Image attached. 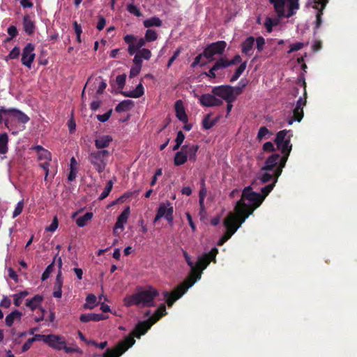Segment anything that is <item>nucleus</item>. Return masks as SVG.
I'll return each instance as SVG.
<instances>
[{
	"mask_svg": "<svg viewBox=\"0 0 357 357\" xmlns=\"http://www.w3.org/2000/svg\"><path fill=\"white\" fill-rule=\"evenodd\" d=\"M292 136V131L291 130H282L276 134L275 143L277 149L281 151L282 155L281 156L279 153H273L270 155L266 160L261 170L266 172L273 171L274 167H279L283 169L292 150V144L291 143Z\"/></svg>",
	"mask_w": 357,
	"mask_h": 357,
	"instance_id": "nucleus-1",
	"label": "nucleus"
},
{
	"mask_svg": "<svg viewBox=\"0 0 357 357\" xmlns=\"http://www.w3.org/2000/svg\"><path fill=\"white\" fill-rule=\"evenodd\" d=\"M275 179L270 183L261 188V194L254 192L251 186L245 187L241 193V197L238 201L250 213L253 212L260 206L265 197L273 190L278 178L282 172V169L275 167Z\"/></svg>",
	"mask_w": 357,
	"mask_h": 357,
	"instance_id": "nucleus-2",
	"label": "nucleus"
},
{
	"mask_svg": "<svg viewBox=\"0 0 357 357\" xmlns=\"http://www.w3.org/2000/svg\"><path fill=\"white\" fill-rule=\"evenodd\" d=\"M153 324L150 318L146 321H139L135 326L133 331L129 335L126 336L124 340L120 341L114 348L107 349L103 354V357L121 356L135 343V337L140 338L142 335L146 334Z\"/></svg>",
	"mask_w": 357,
	"mask_h": 357,
	"instance_id": "nucleus-3",
	"label": "nucleus"
},
{
	"mask_svg": "<svg viewBox=\"0 0 357 357\" xmlns=\"http://www.w3.org/2000/svg\"><path fill=\"white\" fill-rule=\"evenodd\" d=\"M159 295L157 289L149 287L146 289L139 287L137 291L131 295H127L123 298L124 305L127 307L136 305L141 307L155 306V298Z\"/></svg>",
	"mask_w": 357,
	"mask_h": 357,
	"instance_id": "nucleus-4",
	"label": "nucleus"
},
{
	"mask_svg": "<svg viewBox=\"0 0 357 357\" xmlns=\"http://www.w3.org/2000/svg\"><path fill=\"white\" fill-rule=\"evenodd\" d=\"M234 210V213H230L224 220V225L227 229L226 234L229 236V237H231L245 220L252 214L238 202H236Z\"/></svg>",
	"mask_w": 357,
	"mask_h": 357,
	"instance_id": "nucleus-5",
	"label": "nucleus"
},
{
	"mask_svg": "<svg viewBox=\"0 0 357 357\" xmlns=\"http://www.w3.org/2000/svg\"><path fill=\"white\" fill-rule=\"evenodd\" d=\"M109 155V152L107 150H98L91 152L88 160L98 173H102L105 169Z\"/></svg>",
	"mask_w": 357,
	"mask_h": 357,
	"instance_id": "nucleus-6",
	"label": "nucleus"
},
{
	"mask_svg": "<svg viewBox=\"0 0 357 357\" xmlns=\"http://www.w3.org/2000/svg\"><path fill=\"white\" fill-rule=\"evenodd\" d=\"M226 47L227 43L225 40H218L210 43L206 46L203 51L204 57L207 59L209 62L212 61L214 60L215 55L223 54Z\"/></svg>",
	"mask_w": 357,
	"mask_h": 357,
	"instance_id": "nucleus-7",
	"label": "nucleus"
},
{
	"mask_svg": "<svg viewBox=\"0 0 357 357\" xmlns=\"http://www.w3.org/2000/svg\"><path fill=\"white\" fill-rule=\"evenodd\" d=\"M50 347L56 350H64L66 353H73L76 349L66 346V342L64 337L57 335H48L47 342L46 343Z\"/></svg>",
	"mask_w": 357,
	"mask_h": 357,
	"instance_id": "nucleus-8",
	"label": "nucleus"
},
{
	"mask_svg": "<svg viewBox=\"0 0 357 357\" xmlns=\"http://www.w3.org/2000/svg\"><path fill=\"white\" fill-rule=\"evenodd\" d=\"M124 42L128 45V52L130 55H133L144 47L147 42L145 38H138L137 36L128 34L123 38Z\"/></svg>",
	"mask_w": 357,
	"mask_h": 357,
	"instance_id": "nucleus-9",
	"label": "nucleus"
},
{
	"mask_svg": "<svg viewBox=\"0 0 357 357\" xmlns=\"http://www.w3.org/2000/svg\"><path fill=\"white\" fill-rule=\"evenodd\" d=\"M233 86L230 85H222L218 86H215L212 89V93L215 96L221 98L225 101L236 99V96L234 94H232Z\"/></svg>",
	"mask_w": 357,
	"mask_h": 357,
	"instance_id": "nucleus-10",
	"label": "nucleus"
},
{
	"mask_svg": "<svg viewBox=\"0 0 357 357\" xmlns=\"http://www.w3.org/2000/svg\"><path fill=\"white\" fill-rule=\"evenodd\" d=\"M35 49L34 45L29 43H27L26 45L22 50V63L24 66L30 68L31 67V64L34 61L36 54L33 52Z\"/></svg>",
	"mask_w": 357,
	"mask_h": 357,
	"instance_id": "nucleus-11",
	"label": "nucleus"
},
{
	"mask_svg": "<svg viewBox=\"0 0 357 357\" xmlns=\"http://www.w3.org/2000/svg\"><path fill=\"white\" fill-rule=\"evenodd\" d=\"M187 291L181 284H179L171 293L165 291L164 297L166 299L167 305L169 307L172 306L174 303L180 298Z\"/></svg>",
	"mask_w": 357,
	"mask_h": 357,
	"instance_id": "nucleus-12",
	"label": "nucleus"
},
{
	"mask_svg": "<svg viewBox=\"0 0 357 357\" xmlns=\"http://www.w3.org/2000/svg\"><path fill=\"white\" fill-rule=\"evenodd\" d=\"M313 0H308L307 1V6H311L314 9L317 10V14H316V21H315V26H314V33H316L317 30L321 26L322 24V15L324 14V10L325 9L327 3L321 2L319 3H316L317 5L314 6V3H312Z\"/></svg>",
	"mask_w": 357,
	"mask_h": 357,
	"instance_id": "nucleus-13",
	"label": "nucleus"
},
{
	"mask_svg": "<svg viewBox=\"0 0 357 357\" xmlns=\"http://www.w3.org/2000/svg\"><path fill=\"white\" fill-rule=\"evenodd\" d=\"M213 93H204L199 98V102L204 107L220 106L223 102L221 99L217 98Z\"/></svg>",
	"mask_w": 357,
	"mask_h": 357,
	"instance_id": "nucleus-14",
	"label": "nucleus"
},
{
	"mask_svg": "<svg viewBox=\"0 0 357 357\" xmlns=\"http://www.w3.org/2000/svg\"><path fill=\"white\" fill-rule=\"evenodd\" d=\"M190 269L191 271L188 278L180 284L187 290L191 287L196 281L199 280L202 275V271L195 265L193 266V268H190Z\"/></svg>",
	"mask_w": 357,
	"mask_h": 357,
	"instance_id": "nucleus-15",
	"label": "nucleus"
},
{
	"mask_svg": "<svg viewBox=\"0 0 357 357\" xmlns=\"http://www.w3.org/2000/svg\"><path fill=\"white\" fill-rule=\"evenodd\" d=\"M173 207L171 206L169 202H167V204L161 203L157 211V213L162 218H165L169 223H172L173 222Z\"/></svg>",
	"mask_w": 357,
	"mask_h": 357,
	"instance_id": "nucleus-16",
	"label": "nucleus"
},
{
	"mask_svg": "<svg viewBox=\"0 0 357 357\" xmlns=\"http://www.w3.org/2000/svg\"><path fill=\"white\" fill-rule=\"evenodd\" d=\"M181 149L190 161L195 162L197 160V153L199 149V145L187 144L182 146Z\"/></svg>",
	"mask_w": 357,
	"mask_h": 357,
	"instance_id": "nucleus-17",
	"label": "nucleus"
},
{
	"mask_svg": "<svg viewBox=\"0 0 357 357\" xmlns=\"http://www.w3.org/2000/svg\"><path fill=\"white\" fill-rule=\"evenodd\" d=\"M255 39L253 36L248 37L241 43V52L243 54L250 56L252 54V49L254 47Z\"/></svg>",
	"mask_w": 357,
	"mask_h": 357,
	"instance_id": "nucleus-18",
	"label": "nucleus"
},
{
	"mask_svg": "<svg viewBox=\"0 0 357 357\" xmlns=\"http://www.w3.org/2000/svg\"><path fill=\"white\" fill-rule=\"evenodd\" d=\"M9 116L23 124L28 123L30 120L29 117L26 114L15 108H9Z\"/></svg>",
	"mask_w": 357,
	"mask_h": 357,
	"instance_id": "nucleus-19",
	"label": "nucleus"
},
{
	"mask_svg": "<svg viewBox=\"0 0 357 357\" xmlns=\"http://www.w3.org/2000/svg\"><path fill=\"white\" fill-rule=\"evenodd\" d=\"M176 116L179 121L186 123L188 121V115L185 113V110L183 102L181 100H177L175 103Z\"/></svg>",
	"mask_w": 357,
	"mask_h": 357,
	"instance_id": "nucleus-20",
	"label": "nucleus"
},
{
	"mask_svg": "<svg viewBox=\"0 0 357 357\" xmlns=\"http://www.w3.org/2000/svg\"><path fill=\"white\" fill-rule=\"evenodd\" d=\"M130 207H126L121 213L118 216L117 220L114 225V229H123L124 224H126L128 221L129 215H130Z\"/></svg>",
	"mask_w": 357,
	"mask_h": 357,
	"instance_id": "nucleus-21",
	"label": "nucleus"
},
{
	"mask_svg": "<svg viewBox=\"0 0 357 357\" xmlns=\"http://www.w3.org/2000/svg\"><path fill=\"white\" fill-rule=\"evenodd\" d=\"M105 319L106 317L102 314L96 313L82 314L79 317V321L82 323H87L91 321H99Z\"/></svg>",
	"mask_w": 357,
	"mask_h": 357,
	"instance_id": "nucleus-22",
	"label": "nucleus"
},
{
	"mask_svg": "<svg viewBox=\"0 0 357 357\" xmlns=\"http://www.w3.org/2000/svg\"><path fill=\"white\" fill-rule=\"evenodd\" d=\"M269 2L273 5L274 10L278 14V17H285L284 6L287 0H268Z\"/></svg>",
	"mask_w": 357,
	"mask_h": 357,
	"instance_id": "nucleus-23",
	"label": "nucleus"
},
{
	"mask_svg": "<svg viewBox=\"0 0 357 357\" xmlns=\"http://www.w3.org/2000/svg\"><path fill=\"white\" fill-rule=\"evenodd\" d=\"M113 141V138L110 135H102L95 140V146L98 149H103L109 146Z\"/></svg>",
	"mask_w": 357,
	"mask_h": 357,
	"instance_id": "nucleus-24",
	"label": "nucleus"
},
{
	"mask_svg": "<svg viewBox=\"0 0 357 357\" xmlns=\"http://www.w3.org/2000/svg\"><path fill=\"white\" fill-rule=\"evenodd\" d=\"M121 93L125 97L137 98L144 95V89L142 83H139L134 90L129 92L121 91Z\"/></svg>",
	"mask_w": 357,
	"mask_h": 357,
	"instance_id": "nucleus-25",
	"label": "nucleus"
},
{
	"mask_svg": "<svg viewBox=\"0 0 357 357\" xmlns=\"http://www.w3.org/2000/svg\"><path fill=\"white\" fill-rule=\"evenodd\" d=\"M43 301V296L39 294L34 296L31 299L26 300V306L32 311L37 309Z\"/></svg>",
	"mask_w": 357,
	"mask_h": 357,
	"instance_id": "nucleus-26",
	"label": "nucleus"
},
{
	"mask_svg": "<svg viewBox=\"0 0 357 357\" xmlns=\"http://www.w3.org/2000/svg\"><path fill=\"white\" fill-rule=\"evenodd\" d=\"M23 26L24 31L28 35H32L35 29V24L29 15H26L24 16Z\"/></svg>",
	"mask_w": 357,
	"mask_h": 357,
	"instance_id": "nucleus-27",
	"label": "nucleus"
},
{
	"mask_svg": "<svg viewBox=\"0 0 357 357\" xmlns=\"http://www.w3.org/2000/svg\"><path fill=\"white\" fill-rule=\"evenodd\" d=\"M22 316V313L15 310L11 313L8 314L6 317L5 321L6 326L10 327L15 321H20Z\"/></svg>",
	"mask_w": 357,
	"mask_h": 357,
	"instance_id": "nucleus-28",
	"label": "nucleus"
},
{
	"mask_svg": "<svg viewBox=\"0 0 357 357\" xmlns=\"http://www.w3.org/2000/svg\"><path fill=\"white\" fill-rule=\"evenodd\" d=\"M166 306L165 304H161L156 310L154 314L149 318L152 321V324H155L159 319L166 315Z\"/></svg>",
	"mask_w": 357,
	"mask_h": 357,
	"instance_id": "nucleus-29",
	"label": "nucleus"
},
{
	"mask_svg": "<svg viewBox=\"0 0 357 357\" xmlns=\"http://www.w3.org/2000/svg\"><path fill=\"white\" fill-rule=\"evenodd\" d=\"M134 105V102L131 100H124L119 102L116 108L115 111L116 112H127L131 109V107Z\"/></svg>",
	"mask_w": 357,
	"mask_h": 357,
	"instance_id": "nucleus-30",
	"label": "nucleus"
},
{
	"mask_svg": "<svg viewBox=\"0 0 357 357\" xmlns=\"http://www.w3.org/2000/svg\"><path fill=\"white\" fill-rule=\"evenodd\" d=\"M303 117V108L296 107L293 110V116H290L287 120L288 124L291 125L294 121H296L300 122Z\"/></svg>",
	"mask_w": 357,
	"mask_h": 357,
	"instance_id": "nucleus-31",
	"label": "nucleus"
},
{
	"mask_svg": "<svg viewBox=\"0 0 357 357\" xmlns=\"http://www.w3.org/2000/svg\"><path fill=\"white\" fill-rule=\"evenodd\" d=\"M188 160L187 155L184 153V151L181 149V151L176 152L175 153L174 158V163L176 166H181L185 164Z\"/></svg>",
	"mask_w": 357,
	"mask_h": 357,
	"instance_id": "nucleus-32",
	"label": "nucleus"
},
{
	"mask_svg": "<svg viewBox=\"0 0 357 357\" xmlns=\"http://www.w3.org/2000/svg\"><path fill=\"white\" fill-rule=\"evenodd\" d=\"M56 286L58 290L53 291V296L55 298H61L62 296V286H63V278L61 270L59 271L56 275Z\"/></svg>",
	"mask_w": 357,
	"mask_h": 357,
	"instance_id": "nucleus-33",
	"label": "nucleus"
},
{
	"mask_svg": "<svg viewBox=\"0 0 357 357\" xmlns=\"http://www.w3.org/2000/svg\"><path fill=\"white\" fill-rule=\"evenodd\" d=\"M8 136L4 132L0 135V154L3 155L8 152Z\"/></svg>",
	"mask_w": 357,
	"mask_h": 357,
	"instance_id": "nucleus-34",
	"label": "nucleus"
},
{
	"mask_svg": "<svg viewBox=\"0 0 357 357\" xmlns=\"http://www.w3.org/2000/svg\"><path fill=\"white\" fill-rule=\"evenodd\" d=\"M162 20L158 17H152L143 22V24L146 28H150L151 26L159 27L162 26Z\"/></svg>",
	"mask_w": 357,
	"mask_h": 357,
	"instance_id": "nucleus-35",
	"label": "nucleus"
},
{
	"mask_svg": "<svg viewBox=\"0 0 357 357\" xmlns=\"http://www.w3.org/2000/svg\"><path fill=\"white\" fill-rule=\"evenodd\" d=\"M93 213L86 212L84 215L80 216L76 220V224L79 227L86 226L89 220L93 218Z\"/></svg>",
	"mask_w": 357,
	"mask_h": 357,
	"instance_id": "nucleus-36",
	"label": "nucleus"
},
{
	"mask_svg": "<svg viewBox=\"0 0 357 357\" xmlns=\"http://www.w3.org/2000/svg\"><path fill=\"white\" fill-rule=\"evenodd\" d=\"M29 294L26 290L22 291L17 294H13L14 305L16 307H20L22 303L23 299Z\"/></svg>",
	"mask_w": 357,
	"mask_h": 357,
	"instance_id": "nucleus-37",
	"label": "nucleus"
},
{
	"mask_svg": "<svg viewBox=\"0 0 357 357\" xmlns=\"http://www.w3.org/2000/svg\"><path fill=\"white\" fill-rule=\"evenodd\" d=\"M213 70L217 71L229 67L228 59L226 57L219 58L213 64Z\"/></svg>",
	"mask_w": 357,
	"mask_h": 357,
	"instance_id": "nucleus-38",
	"label": "nucleus"
},
{
	"mask_svg": "<svg viewBox=\"0 0 357 357\" xmlns=\"http://www.w3.org/2000/svg\"><path fill=\"white\" fill-rule=\"evenodd\" d=\"M97 304V298L93 294H89L86 298V303L84 305L85 309L92 310Z\"/></svg>",
	"mask_w": 357,
	"mask_h": 357,
	"instance_id": "nucleus-39",
	"label": "nucleus"
},
{
	"mask_svg": "<svg viewBox=\"0 0 357 357\" xmlns=\"http://www.w3.org/2000/svg\"><path fill=\"white\" fill-rule=\"evenodd\" d=\"M247 66V62L244 61L243 63H241V65L236 68L234 74L232 75V77L230 79V82H233L238 79V77L242 75V73L244 72Z\"/></svg>",
	"mask_w": 357,
	"mask_h": 357,
	"instance_id": "nucleus-40",
	"label": "nucleus"
},
{
	"mask_svg": "<svg viewBox=\"0 0 357 357\" xmlns=\"http://www.w3.org/2000/svg\"><path fill=\"white\" fill-rule=\"evenodd\" d=\"M211 114L205 116L202 121V126L204 129L208 130L211 128L217 122L218 119L210 120Z\"/></svg>",
	"mask_w": 357,
	"mask_h": 357,
	"instance_id": "nucleus-41",
	"label": "nucleus"
},
{
	"mask_svg": "<svg viewBox=\"0 0 357 357\" xmlns=\"http://www.w3.org/2000/svg\"><path fill=\"white\" fill-rule=\"evenodd\" d=\"M209 264L208 259L202 256L198 258L197 261L195 265L202 272L203 270L206 268Z\"/></svg>",
	"mask_w": 357,
	"mask_h": 357,
	"instance_id": "nucleus-42",
	"label": "nucleus"
},
{
	"mask_svg": "<svg viewBox=\"0 0 357 357\" xmlns=\"http://www.w3.org/2000/svg\"><path fill=\"white\" fill-rule=\"evenodd\" d=\"M112 188H113V182L111 180H109L107 183V185H106L105 188H104L102 192L100 194V195L99 197V199L102 200V199H105L109 195Z\"/></svg>",
	"mask_w": 357,
	"mask_h": 357,
	"instance_id": "nucleus-43",
	"label": "nucleus"
},
{
	"mask_svg": "<svg viewBox=\"0 0 357 357\" xmlns=\"http://www.w3.org/2000/svg\"><path fill=\"white\" fill-rule=\"evenodd\" d=\"M158 33L155 30L149 29L145 33L144 38L147 42H153L157 40Z\"/></svg>",
	"mask_w": 357,
	"mask_h": 357,
	"instance_id": "nucleus-44",
	"label": "nucleus"
},
{
	"mask_svg": "<svg viewBox=\"0 0 357 357\" xmlns=\"http://www.w3.org/2000/svg\"><path fill=\"white\" fill-rule=\"evenodd\" d=\"M276 25H278L277 20L272 19L271 17H266L265 22H264V26L266 28V30L268 33L272 32L273 27Z\"/></svg>",
	"mask_w": 357,
	"mask_h": 357,
	"instance_id": "nucleus-45",
	"label": "nucleus"
},
{
	"mask_svg": "<svg viewBox=\"0 0 357 357\" xmlns=\"http://www.w3.org/2000/svg\"><path fill=\"white\" fill-rule=\"evenodd\" d=\"M218 253V250L216 248H213L209 252L203 255L206 259H208L209 263L213 261L216 262V255Z\"/></svg>",
	"mask_w": 357,
	"mask_h": 357,
	"instance_id": "nucleus-46",
	"label": "nucleus"
},
{
	"mask_svg": "<svg viewBox=\"0 0 357 357\" xmlns=\"http://www.w3.org/2000/svg\"><path fill=\"white\" fill-rule=\"evenodd\" d=\"M275 168H273V174H271L268 172H265L262 174L260 176V181L262 183H266L269 182L270 181L273 180V181L275 179Z\"/></svg>",
	"mask_w": 357,
	"mask_h": 357,
	"instance_id": "nucleus-47",
	"label": "nucleus"
},
{
	"mask_svg": "<svg viewBox=\"0 0 357 357\" xmlns=\"http://www.w3.org/2000/svg\"><path fill=\"white\" fill-rule=\"evenodd\" d=\"M24 200L22 199L17 204V206L15 208V210L13 213V218H17L18 215H20L22 213L23 208H24Z\"/></svg>",
	"mask_w": 357,
	"mask_h": 357,
	"instance_id": "nucleus-48",
	"label": "nucleus"
},
{
	"mask_svg": "<svg viewBox=\"0 0 357 357\" xmlns=\"http://www.w3.org/2000/svg\"><path fill=\"white\" fill-rule=\"evenodd\" d=\"M54 268V262H52V264H50V265H48L47 266L45 271L43 273L42 276H41V280L43 281H45L47 278H49L50 275L53 271Z\"/></svg>",
	"mask_w": 357,
	"mask_h": 357,
	"instance_id": "nucleus-49",
	"label": "nucleus"
},
{
	"mask_svg": "<svg viewBox=\"0 0 357 357\" xmlns=\"http://www.w3.org/2000/svg\"><path fill=\"white\" fill-rule=\"evenodd\" d=\"M38 160H46L48 162L52 160V155L51 153L47 149H44L42 152H39Z\"/></svg>",
	"mask_w": 357,
	"mask_h": 357,
	"instance_id": "nucleus-50",
	"label": "nucleus"
},
{
	"mask_svg": "<svg viewBox=\"0 0 357 357\" xmlns=\"http://www.w3.org/2000/svg\"><path fill=\"white\" fill-rule=\"evenodd\" d=\"M204 57V52L199 54H198L194 59L193 62L191 63L192 68H195L197 66L200 65L201 66H204L206 64V62L201 63V60L202 57Z\"/></svg>",
	"mask_w": 357,
	"mask_h": 357,
	"instance_id": "nucleus-51",
	"label": "nucleus"
},
{
	"mask_svg": "<svg viewBox=\"0 0 357 357\" xmlns=\"http://www.w3.org/2000/svg\"><path fill=\"white\" fill-rule=\"evenodd\" d=\"M126 74L119 75L116 77V82L119 89H122L124 87L125 83H126Z\"/></svg>",
	"mask_w": 357,
	"mask_h": 357,
	"instance_id": "nucleus-52",
	"label": "nucleus"
},
{
	"mask_svg": "<svg viewBox=\"0 0 357 357\" xmlns=\"http://www.w3.org/2000/svg\"><path fill=\"white\" fill-rule=\"evenodd\" d=\"M269 133L270 132L268 129L265 126H262L259 128L258 131L257 138L259 141H261L266 137V135Z\"/></svg>",
	"mask_w": 357,
	"mask_h": 357,
	"instance_id": "nucleus-53",
	"label": "nucleus"
},
{
	"mask_svg": "<svg viewBox=\"0 0 357 357\" xmlns=\"http://www.w3.org/2000/svg\"><path fill=\"white\" fill-rule=\"evenodd\" d=\"M127 10H128L129 13L133 14L137 17L142 16V13L139 10V9L133 4H128L127 6Z\"/></svg>",
	"mask_w": 357,
	"mask_h": 357,
	"instance_id": "nucleus-54",
	"label": "nucleus"
},
{
	"mask_svg": "<svg viewBox=\"0 0 357 357\" xmlns=\"http://www.w3.org/2000/svg\"><path fill=\"white\" fill-rule=\"evenodd\" d=\"M137 53L139 54V56L144 59L145 60H149L151 57V52L146 48H142L139 50Z\"/></svg>",
	"mask_w": 357,
	"mask_h": 357,
	"instance_id": "nucleus-55",
	"label": "nucleus"
},
{
	"mask_svg": "<svg viewBox=\"0 0 357 357\" xmlns=\"http://www.w3.org/2000/svg\"><path fill=\"white\" fill-rule=\"evenodd\" d=\"M305 44L303 43H296L290 45L289 50L287 52L288 54L292 53L294 52L301 50L304 47Z\"/></svg>",
	"mask_w": 357,
	"mask_h": 357,
	"instance_id": "nucleus-56",
	"label": "nucleus"
},
{
	"mask_svg": "<svg viewBox=\"0 0 357 357\" xmlns=\"http://www.w3.org/2000/svg\"><path fill=\"white\" fill-rule=\"evenodd\" d=\"M112 113V109H109L106 113L103 114H99L97 116V119L100 122H106L111 116Z\"/></svg>",
	"mask_w": 357,
	"mask_h": 357,
	"instance_id": "nucleus-57",
	"label": "nucleus"
},
{
	"mask_svg": "<svg viewBox=\"0 0 357 357\" xmlns=\"http://www.w3.org/2000/svg\"><path fill=\"white\" fill-rule=\"evenodd\" d=\"M239 84L241 85L235 87L233 86L232 94H234L236 97L242 93L243 88H245L246 86V83H243V80H241Z\"/></svg>",
	"mask_w": 357,
	"mask_h": 357,
	"instance_id": "nucleus-58",
	"label": "nucleus"
},
{
	"mask_svg": "<svg viewBox=\"0 0 357 357\" xmlns=\"http://www.w3.org/2000/svg\"><path fill=\"white\" fill-rule=\"evenodd\" d=\"M7 32L8 35L10 36L9 38H8V40L13 39V38L16 37L17 35L18 34V31L17 28L13 25H11L8 28Z\"/></svg>",
	"mask_w": 357,
	"mask_h": 357,
	"instance_id": "nucleus-59",
	"label": "nucleus"
},
{
	"mask_svg": "<svg viewBox=\"0 0 357 357\" xmlns=\"http://www.w3.org/2000/svg\"><path fill=\"white\" fill-rule=\"evenodd\" d=\"M20 54V49L18 47H15L9 53L8 57L10 59H17Z\"/></svg>",
	"mask_w": 357,
	"mask_h": 357,
	"instance_id": "nucleus-60",
	"label": "nucleus"
},
{
	"mask_svg": "<svg viewBox=\"0 0 357 357\" xmlns=\"http://www.w3.org/2000/svg\"><path fill=\"white\" fill-rule=\"evenodd\" d=\"M207 194V190L206 188L205 181L202 179L201 181V188L199 190V198H204L205 199Z\"/></svg>",
	"mask_w": 357,
	"mask_h": 357,
	"instance_id": "nucleus-61",
	"label": "nucleus"
},
{
	"mask_svg": "<svg viewBox=\"0 0 357 357\" xmlns=\"http://www.w3.org/2000/svg\"><path fill=\"white\" fill-rule=\"evenodd\" d=\"M256 43H257V49L258 52H261L264 49V45H265V39L259 36L256 38Z\"/></svg>",
	"mask_w": 357,
	"mask_h": 357,
	"instance_id": "nucleus-62",
	"label": "nucleus"
},
{
	"mask_svg": "<svg viewBox=\"0 0 357 357\" xmlns=\"http://www.w3.org/2000/svg\"><path fill=\"white\" fill-rule=\"evenodd\" d=\"M58 225H59L58 219L56 217H54L52 223L50 225V226H48L47 227L46 230L48 231L53 232L58 228Z\"/></svg>",
	"mask_w": 357,
	"mask_h": 357,
	"instance_id": "nucleus-63",
	"label": "nucleus"
},
{
	"mask_svg": "<svg viewBox=\"0 0 357 357\" xmlns=\"http://www.w3.org/2000/svg\"><path fill=\"white\" fill-rule=\"evenodd\" d=\"M181 53V48H178L177 49L173 54V55L172 56V57L169 59L168 62H167V67L169 68L172 64L173 63V62L178 58V56H179Z\"/></svg>",
	"mask_w": 357,
	"mask_h": 357,
	"instance_id": "nucleus-64",
	"label": "nucleus"
}]
</instances>
